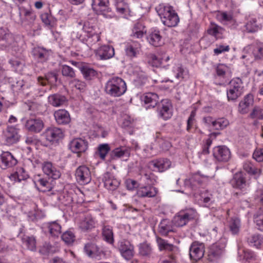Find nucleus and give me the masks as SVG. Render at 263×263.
I'll list each match as a JSON object with an SVG mask.
<instances>
[{
	"label": "nucleus",
	"mask_w": 263,
	"mask_h": 263,
	"mask_svg": "<svg viewBox=\"0 0 263 263\" xmlns=\"http://www.w3.org/2000/svg\"><path fill=\"white\" fill-rule=\"evenodd\" d=\"M61 73L63 76L69 78H73L76 76L73 69L67 65H62L61 67Z\"/></svg>",
	"instance_id": "obj_57"
},
{
	"label": "nucleus",
	"mask_w": 263,
	"mask_h": 263,
	"mask_svg": "<svg viewBox=\"0 0 263 263\" xmlns=\"http://www.w3.org/2000/svg\"><path fill=\"white\" fill-rule=\"evenodd\" d=\"M83 77L86 80H91L97 76V71L87 66H79Z\"/></svg>",
	"instance_id": "obj_44"
},
{
	"label": "nucleus",
	"mask_w": 263,
	"mask_h": 263,
	"mask_svg": "<svg viewBox=\"0 0 263 263\" xmlns=\"http://www.w3.org/2000/svg\"><path fill=\"white\" fill-rule=\"evenodd\" d=\"M126 83L119 77H113L109 78L105 86V92L114 97L121 96L126 92Z\"/></svg>",
	"instance_id": "obj_3"
},
{
	"label": "nucleus",
	"mask_w": 263,
	"mask_h": 263,
	"mask_svg": "<svg viewBox=\"0 0 263 263\" xmlns=\"http://www.w3.org/2000/svg\"><path fill=\"white\" fill-rule=\"evenodd\" d=\"M110 149V148L108 144H101L98 147L97 154L102 160H105V157Z\"/></svg>",
	"instance_id": "obj_54"
},
{
	"label": "nucleus",
	"mask_w": 263,
	"mask_h": 263,
	"mask_svg": "<svg viewBox=\"0 0 263 263\" xmlns=\"http://www.w3.org/2000/svg\"><path fill=\"white\" fill-rule=\"evenodd\" d=\"M216 73L218 77L224 78L230 72L229 68L224 64H219L216 67Z\"/></svg>",
	"instance_id": "obj_61"
},
{
	"label": "nucleus",
	"mask_w": 263,
	"mask_h": 263,
	"mask_svg": "<svg viewBox=\"0 0 263 263\" xmlns=\"http://www.w3.org/2000/svg\"><path fill=\"white\" fill-rule=\"evenodd\" d=\"M148 43L155 46L159 47L163 44L162 36L158 30H154L150 32L147 36Z\"/></svg>",
	"instance_id": "obj_32"
},
{
	"label": "nucleus",
	"mask_w": 263,
	"mask_h": 263,
	"mask_svg": "<svg viewBox=\"0 0 263 263\" xmlns=\"http://www.w3.org/2000/svg\"><path fill=\"white\" fill-rule=\"evenodd\" d=\"M42 168L46 175L54 180L59 179L61 175L60 170L56 168L50 162L46 161L43 162Z\"/></svg>",
	"instance_id": "obj_20"
},
{
	"label": "nucleus",
	"mask_w": 263,
	"mask_h": 263,
	"mask_svg": "<svg viewBox=\"0 0 263 263\" xmlns=\"http://www.w3.org/2000/svg\"><path fill=\"white\" fill-rule=\"evenodd\" d=\"M141 45L137 41H130L126 44L125 52L126 55L130 57H135L139 53Z\"/></svg>",
	"instance_id": "obj_36"
},
{
	"label": "nucleus",
	"mask_w": 263,
	"mask_h": 263,
	"mask_svg": "<svg viewBox=\"0 0 263 263\" xmlns=\"http://www.w3.org/2000/svg\"><path fill=\"white\" fill-rule=\"evenodd\" d=\"M139 254L143 256H148L152 253V248L150 245L146 242L140 243L139 246Z\"/></svg>",
	"instance_id": "obj_52"
},
{
	"label": "nucleus",
	"mask_w": 263,
	"mask_h": 263,
	"mask_svg": "<svg viewBox=\"0 0 263 263\" xmlns=\"http://www.w3.org/2000/svg\"><path fill=\"white\" fill-rule=\"evenodd\" d=\"M114 2L117 12L122 14L127 12L128 6L124 0H114Z\"/></svg>",
	"instance_id": "obj_53"
},
{
	"label": "nucleus",
	"mask_w": 263,
	"mask_h": 263,
	"mask_svg": "<svg viewBox=\"0 0 263 263\" xmlns=\"http://www.w3.org/2000/svg\"><path fill=\"white\" fill-rule=\"evenodd\" d=\"M43 229L53 237H58L61 233V226L56 221L44 223Z\"/></svg>",
	"instance_id": "obj_23"
},
{
	"label": "nucleus",
	"mask_w": 263,
	"mask_h": 263,
	"mask_svg": "<svg viewBox=\"0 0 263 263\" xmlns=\"http://www.w3.org/2000/svg\"><path fill=\"white\" fill-rule=\"evenodd\" d=\"M160 251H168L170 253H179V248L172 244L169 243L167 240L161 238H158L157 240Z\"/></svg>",
	"instance_id": "obj_37"
},
{
	"label": "nucleus",
	"mask_w": 263,
	"mask_h": 263,
	"mask_svg": "<svg viewBox=\"0 0 263 263\" xmlns=\"http://www.w3.org/2000/svg\"><path fill=\"white\" fill-rule=\"evenodd\" d=\"M246 30L249 32H255L261 28V26L257 23V19L251 17L245 25Z\"/></svg>",
	"instance_id": "obj_45"
},
{
	"label": "nucleus",
	"mask_w": 263,
	"mask_h": 263,
	"mask_svg": "<svg viewBox=\"0 0 263 263\" xmlns=\"http://www.w3.org/2000/svg\"><path fill=\"white\" fill-rule=\"evenodd\" d=\"M19 16L22 24L29 25L36 18V15L31 8H27L23 6H18Z\"/></svg>",
	"instance_id": "obj_13"
},
{
	"label": "nucleus",
	"mask_w": 263,
	"mask_h": 263,
	"mask_svg": "<svg viewBox=\"0 0 263 263\" xmlns=\"http://www.w3.org/2000/svg\"><path fill=\"white\" fill-rule=\"evenodd\" d=\"M159 116L163 119L166 120L172 116V105L170 100L167 99L162 100L159 105Z\"/></svg>",
	"instance_id": "obj_19"
},
{
	"label": "nucleus",
	"mask_w": 263,
	"mask_h": 263,
	"mask_svg": "<svg viewBox=\"0 0 263 263\" xmlns=\"http://www.w3.org/2000/svg\"><path fill=\"white\" fill-rule=\"evenodd\" d=\"M243 86L242 80L239 78L232 79L229 83L227 95L229 101H235L243 93Z\"/></svg>",
	"instance_id": "obj_5"
},
{
	"label": "nucleus",
	"mask_w": 263,
	"mask_h": 263,
	"mask_svg": "<svg viewBox=\"0 0 263 263\" xmlns=\"http://www.w3.org/2000/svg\"><path fill=\"white\" fill-rule=\"evenodd\" d=\"M254 221L256 223L258 229L263 232V211L259 212L254 217Z\"/></svg>",
	"instance_id": "obj_63"
},
{
	"label": "nucleus",
	"mask_w": 263,
	"mask_h": 263,
	"mask_svg": "<svg viewBox=\"0 0 263 263\" xmlns=\"http://www.w3.org/2000/svg\"><path fill=\"white\" fill-rule=\"evenodd\" d=\"M69 85L71 87L75 88L80 91H84L86 87V84L84 82L77 79L71 80L69 82Z\"/></svg>",
	"instance_id": "obj_58"
},
{
	"label": "nucleus",
	"mask_w": 263,
	"mask_h": 263,
	"mask_svg": "<svg viewBox=\"0 0 263 263\" xmlns=\"http://www.w3.org/2000/svg\"><path fill=\"white\" fill-rule=\"evenodd\" d=\"M255 258V255L253 251L242 247H238V259L240 261L249 262Z\"/></svg>",
	"instance_id": "obj_35"
},
{
	"label": "nucleus",
	"mask_w": 263,
	"mask_h": 263,
	"mask_svg": "<svg viewBox=\"0 0 263 263\" xmlns=\"http://www.w3.org/2000/svg\"><path fill=\"white\" fill-rule=\"evenodd\" d=\"M253 103V95L251 93L246 95L239 103L238 111L241 114L248 113L249 112L250 107L252 106Z\"/></svg>",
	"instance_id": "obj_29"
},
{
	"label": "nucleus",
	"mask_w": 263,
	"mask_h": 263,
	"mask_svg": "<svg viewBox=\"0 0 263 263\" xmlns=\"http://www.w3.org/2000/svg\"><path fill=\"white\" fill-rule=\"evenodd\" d=\"M199 174L193 175L190 178L185 179L184 181V186L192 190H195L196 186L200 185L202 182L203 178Z\"/></svg>",
	"instance_id": "obj_39"
},
{
	"label": "nucleus",
	"mask_w": 263,
	"mask_h": 263,
	"mask_svg": "<svg viewBox=\"0 0 263 263\" xmlns=\"http://www.w3.org/2000/svg\"><path fill=\"white\" fill-rule=\"evenodd\" d=\"M44 127V122L39 118H30L27 119L25 123V127L26 130L33 133H40Z\"/></svg>",
	"instance_id": "obj_15"
},
{
	"label": "nucleus",
	"mask_w": 263,
	"mask_h": 263,
	"mask_svg": "<svg viewBox=\"0 0 263 263\" xmlns=\"http://www.w3.org/2000/svg\"><path fill=\"white\" fill-rule=\"evenodd\" d=\"M141 100L145 104L147 105V107L154 108L159 102V97L157 94L154 92H147L144 93L141 97Z\"/></svg>",
	"instance_id": "obj_33"
},
{
	"label": "nucleus",
	"mask_w": 263,
	"mask_h": 263,
	"mask_svg": "<svg viewBox=\"0 0 263 263\" xmlns=\"http://www.w3.org/2000/svg\"><path fill=\"white\" fill-rule=\"evenodd\" d=\"M229 124V121L224 118H218L215 120L213 124V129L215 130H222Z\"/></svg>",
	"instance_id": "obj_55"
},
{
	"label": "nucleus",
	"mask_w": 263,
	"mask_h": 263,
	"mask_svg": "<svg viewBox=\"0 0 263 263\" xmlns=\"http://www.w3.org/2000/svg\"><path fill=\"white\" fill-rule=\"evenodd\" d=\"M12 88L14 92H16L18 95L23 96H27L32 93L34 88L25 82L23 80L17 81L15 84L12 85Z\"/></svg>",
	"instance_id": "obj_18"
},
{
	"label": "nucleus",
	"mask_w": 263,
	"mask_h": 263,
	"mask_svg": "<svg viewBox=\"0 0 263 263\" xmlns=\"http://www.w3.org/2000/svg\"><path fill=\"white\" fill-rule=\"evenodd\" d=\"M51 52V50L41 47H34L32 51L34 58L40 62H46L48 59Z\"/></svg>",
	"instance_id": "obj_27"
},
{
	"label": "nucleus",
	"mask_w": 263,
	"mask_h": 263,
	"mask_svg": "<svg viewBox=\"0 0 263 263\" xmlns=\"http://www.w3.org/2000/svg\"><path fill=\"white\" fill-rule=\"evenodd\" d=\"M22 241L23 246L31 251H35L36 249V239L33 235H28L21 232L18 235Z\"/></svg>",
	"instance_id": "obj_26"
},
{
	"label": "nucleus",
	"mask_w": 263,
	"mask_h": 263,
	"mask_svg": "<svg viewBox=\"0 0 263 263\" xmlns=\"http://www.w3.org/2000/svg\"><path fill=\"white\" fill-rule=\"evenodd\" d=\"M118 249L122 256L126 260H130L133 257L134 247L129 240L123 239L120 241Z\"/></svg>",
	"instance_id": "obj_11"
},
{
	"label": "nucleus",
	"mask_w": 263,
	"mask_h": 263,
	"mask_svg": "<svg viewBox=\"0 0 263 263\" xmlns=\"http://www.w3.org/2000/svg\"><path fill=\"white\" fill-rule=\"evenodd\" d=\"M35 183L37 186L38 190L42 192L50 191L53 186L51 182L43 177H39L36 180Z\"/></svg>",
	"instance_id": "obj_40"
},
{
	"label": "nucleus",
	"mask_w": 263,
	"mask_h": 263,
	"mask_svg": "<svg viewBox=\"0 0 263 263\" xmlns=\"http://www.w3.org/2000/svg\"><path fill=\"white\" fill-rule=\"evenodd\" d=\"M156 10L165 26L174 27L178 24L179 17L172 6L160 4L156 8Z\"/></svg>",
	"instance_id": "obj_2"
},
{
	"label": "nucleus",
	"mask_w": 263,
	"mask_h": 263,
	"mask_svg": "<svg viewBox=\"0 0 263 263\" xmlns=\"http://www.w3.org/2000/svg\"><path fill=\"white\" fill-rule=\"evenodd\" d=\"M231 182L233 187L240 190L246 186V179L241 172L236 173Z\"/></svg>",
	"instance_id": "obj_42"
},
{
	"label": "nucleus",
	"mask_w": 263,
	"mask_h": 263,
	"mask_svg": "<svg viewBox=\"0 0 263 263\" xmlns=\"http://www.w3.org/2000/svg\"><path fill=\"white\" fill-rule=\"evenodd\" d=\"M179 253H170L167 258L161 259L159 263H178Z\"/></svg>",
	"instance_id": "obj_62"
},
{
	"label": "nucleus",
	"mask_w": 263,
	"mask_h": 263,
	"mask_svg": "<svg viewBox=\"0 0 263 263\" xmlns=\"http://www.w3.org/2000/svg\"><path fill=\"white\" fill-rule=\"evenodd\" d=\"M109 0H92L91 6L93 10L106 18H111L115 16V13L109 7Z\"/></svg>",
	"instance_id": "obj_7"
},
{
	"label": "nucleus",
	"mask_w": 263,
	"mask_h": 263,
	"mask_svg": "<svg viewBox=\"0 0 263 263\" xmlns=\"http://www.w3.org/2000/svg\"><path fill=\"white\" fill-rule=\"evenodd\" d=\"M0 41L4 42L3 45L5 47L7 50L12 53L18 49L13 34L6 28L0 27Z\"/></svg>",
	"instance_id": "obj_6"
},
{
	"label": "nucleus",
	"mask_w": 263,
	"mask_h": 263,
	"mask_svg": "<svg viewBox=\"0 0 263 263\" xmlns=\"http://www.w3.org/2000/svg\"><path fill=\"white\" fill-rule=\"evenodd\" d=\"M247 241L250 247L259 249L263 243V237L259 234H252L247 237Z\"/></svg>",
	"instance_id": "obj_43"
},
{
	"label": "nucleus",
	"mask_w": 263,
	"mask_h": 263,
	"mask_svg": "<svg viewBox=\"0 0 263 263\" xmlns=\"http://www.w3.org/2000/svg\"><path fill=\"white\" fill-rule=\"evenodd\" d=\"M17 163V160L9 152H4L0 155V167L5 170L11 167Z\"/></svg>",
	"instance_id": "obj_21"
},
{
	"label": "nucleus",
	"mask_w": 263,
	"mask_h": 263,
	"mask_svg": "<svg viewBox=\"0 0 263 263\" xmlns=\"http://www.w3.org/2000/svg\"><path fill=\"white\" fill-rule=\"evenodd\" d=\"M67 101V100L65 96L59 93H54L48 97L49 104L54 107L61 106L65 104Z\"/></svg>",
	"instance_id": "obj_38"
},
{
	"label": "nucleus",
	"mask_w": 263,
	"mask_h": 263,
	"mask_svg": "<svg viewBox=\"0 0 263 263\" xmlns=\"http://www.w3.org/2000/svg\"><path fill=\"white\" fill-rule=\"evenodd\" d=\"M104 186L108 190L114 191L120 185V181L110 173H104L103 178Z\"/></svg>",
	"instance_id": "obj_24"
},
{
	"label": "nucleus",
	"mask_w": 263,
	"mask_h": 263,
	"mask_svg": "<svg viewBox=\"0 0 263 263\" xmlns=\"http://www.w3.org/2000/svg\"><path fill=\"white\" fill-rule=\"evenodd\" d=\"M147 62L149 65L153 67H165V65H163V61L161 58L157 57L154 54H149L147 57Z\"/></svg>",
	"instance_id": "obj_50"
},
{
	"label": "nucleus",
	"mask_w": 263,
	"mask_h": 263,
	"mask_svg": "<svg viewBox=\"0 0 263 263\" xmlns=\"http://www.w3.org/2000/svg\"><path fill=\"white\" fill-rule=\"evenodd\" d=\"M84 252L90 257H94L99 254V247L94 243H88L84 248Z\"/></svg>",
	"instance_id": "obj_47"
},
{
	"label": "nucleus",
	"mask_w": 263,
	"mask_h": 263,
	"mask_svg": "<svg viewBox=\"0 0 263 263\" xmlns=\"http://www.w3.org/2000/svg\"><path fill=\"white\" fill-rule=\"evenodd\" d=\"M243 168L245 171L251 175L258 177L260 174V170L256 167L254 164L249 161L244 162Z\"/></svg>",
	"instance_id": "obj_48"
},
{
	"label": "nucleus",
	"mask_w": 263,
	"mask_h": 263,
	"mask_svg": "<svg viewBox=\"0 0 263 263\" xmlns=\"http://www.w3.org/2000/svg\"><path fill=\"white\" fill-rule=\"evenodd\" d=\"M253 54L256 59H263V44H257L254 48Z\"/></svg>",
	"instance_id": "obj_64"
},
{
	"label": "nucleus",
	"mask_w": 263,
	"mask_h": 263,
	"mask_svg": "<svg viewBox=\"0 0 263 263\" xmlns=\"http://www.w3.org/2000/svg\"><path fill=\"white\" fill-rule=\"evenodd\" d=\"M130 149L126 147L121 146L113 149L110 153V156L112 159L118 158H127L129 157Z\"/></svg>",
	"instance_id": "obj_34"
},
{
	"label": "nucleus",
	"mask_w": 263,
	"mask_h": 263,
	"mask_svg": "<svg viewBox=\"0 0 263 263\" xmlns=\"http://www.w3.org/2000/svg\"><path fill=\"white\" fill-rule=\"evenodd\" d=\"M77 27L82 29L84 34L81 35L80 40L82 42V52L92 49L93 47L100 40V35L95 32L93 27L90 26L88 22L79 21L77 23Z\"/></svg>",
	"instance_id": "obj_1"
},
{
	"label": "nucleus",
	"mask_w": 263,
	"mask_h": 263,
	"mask_svg": "<svg viewBox=\"0 0 263 263\" xmlns=\"http://www.w3.org/2000/svg\"><path fill=\"white\" fill-rule=\"evenodd\" d=\"M53 115L56 122L59 125H66L71 121L70 114L65 109H58L54 111Z\"/></svg>",
	"instance_id": "obj_30"
},
{
	"label": "nucleus",
	"mask_w": 263,
	"mask_h": 263,
	"mask_svg": "<svg viewBox=\"0 0 263 263\" xmlns=\"http://www.w3.org/2000/svg\"><path fill=\"white\" fill-rule=\"evenodd\" d=\"M95 53L96 57L100 60H107L115 55L114 48L109 45H104L96 49Z\"/></svg>",
	"instance_id": "obj_16"
},
{
	"label": "nucleus",
	"mask_w": 263,
	"mask_h": 263,
	"mask_svg": "<svg viewBox=\"0 0 263 263\" xmlns=\"http://www.w3.org/2000/svg\"><path fill=\"white\" fill-rule=\"evenodd\" d=\"M225 243H216L210 248L209 256L212 260H216L223 255L224 253Z\"/></svg>",
	"instance_id": "obj_25"
},
{
	"label": "nucleus",
	"mask_w": 263,
	"mask_h": 263,
	"mask_svg": "<svg viewBox=\"0 0 263 263\" xmlns=\"http://www.w3.org/2000/svg\"><path fill=\"white\" fill-rule=\"evenodd\" d=\"M69 149L73 153H77L78 157L84 153L88 148V142L82 138H75L71 140L68 144Z\"/></svg>",
	"instance_id": "obj_8"
},
{
	"label": "nucleus",
	"mask_w": 263,
	"mask_h": 263,
	"mask_svg": "<svg viewBox=\"0 0 263 263\" xmlns=\"http://www.w3.org/2000/svg\"><path fill=\"white\" fill-rule=\"evenodd\" d=\"M249 117L251 119L263 120V109L259 106H255L250 113Z\"/></svg>",
	"instance_id": "obj_60"
},
{
	"label": "nucleus",
	"mask_w": 263,
	"mask_h": 263,
	"mask_svg": "<svg viewBox=\"0 0 263 263\" xmlns=\"http://www.w3.org/2000/svg\"><path fill=\"white\" fill-rule=\"evenodd\" d=\"M213 155L219 162H228L231 158V154L229 148L225 145L218 146L214 148Z\"/></svg>",
	"instance_id": "obj_10"
},
{
	"label": "nucleus",
	"mask_w": 263,
	"mask_h": 263,
	"mask_svg": "<svg viewBox=\"0 0 263 263\" xmlns=\"http://www.w3.org/2000/svg\"><path fill=\"white\" fill-rule=\"evenodd\" d=\"M204 253V246L203 243L194 242L190 248V256L192 260L197 261L201 259Z\"/></svg>",
	"instance_id": "obj_17"
},
{
	"label": "nucleus",
	"mask_w": 263,
	"mask_h": 263,
	"mask_svg": "<svg viewBox=\"0 0 263 263\" xmlns=\"http://www.w3.org/2000/svg\"><path fill=\"white\" fill-rule=\"evenodd\" d=\"M102 235L104 239L110 244L114 243V234L112 228L109 226H104L102 228Z\"/></svg>",
	"instance_id": "obj_49"
},
{
	"label": "nucleus",
	"mask_w": 263,
	"mask_h": 263,
	"mask_svg": "<svg viewBox=\"0 0 263 263\" xmlns=\"http://www.w3.org/2000/svg\"><path fill=\"white\" fill-rule=\"evenodd\" d=\"M158 193L157 189L150 185L142 186L137 191V195L141 198H152L156 196Z\"/></svg>",
	"instance_id": "obj_28"
},
{
	"label": "nucleus",
	"mask_w": 263,
	"mask_h": 263,
	"mask_svg": "<svg viewBox=\"0 0 263 263\" xmlns=\"http://www.w3.org/2000/svg\"><path fill=\"white\" fill-rule=\"evenodd\" d=\"M75 176L77 181L81 184L89 183L91 179L89 168L85 165H81L76 171Z\"/></svg>",
	"instance_id": "obj_14"
},
{
	"label": "nucleus",
	"mask_w": 263,
	"mask_h": 263,
	"mask_svg": "<svg viewBox=\"0 0 263 263\" xmlns=\"http://www.w3.org/2000/svg\"><path fill=\"white\" fill-rule=\"evenodd\" d=\"M95 227L94 218L90 214L85 215L84 217L80 221L79 227L83 232L90 231Z\"/></svg>",
	"instance_id": "obj_31"
},
{
	"label": "nucleus",
	"mask_w": 263,
	"mask_h": 263,
	"mask_svg": "<svg viewBox=\"0 0 263 263\" xmlns=\"http://www.w3.org/2000/svg\"><path fill=\"white\" fill-rule=\"evenodd\" d=\"M45 78L42 77L37 78L38 83L42 86H45L47 83L54 84L58 80V74L54 72H49L45 74Z\"/></svg>",
	"instance_id": "obj_41"
},
{
	"label": "nucleus",
	"mask_w": 263,
	"mask_h": 263,
	"mask_svg": "<svg viewBox=\"0 0 263 263\" xmlns=\"http://www.w3.org/2000/svg\"><path fill=\"white\" fill-rule=\"evenodd\" d=\"M47 141L50 142H57L64 137L62 130L57 127L47 128L43 134Z\"/></svg>",
	"instance_id": "obj_12"
},
{
	"label": "nucleus",
	"mask_w": 263,
	"mask_h": 263,
	"mask_svg": "<svg viewBox=\"0 0 263 263\" xmlns=\"http://www.w3.org/2000/svg\"><path fill=\"white\" fill-rule=\"evenodd\" d=\"M240 220L237 217H233L229 221V229L233 235L237 234L240 230Z\"/></svg>",
	"instance_id": "obj_51"
},
{
	"label": "nucleus",
	"mask_w": 263,
	"mask_h": 263,
	"mask_svg": "<svg viewBox=\"0 0 263 263\" xmlns=\"http://www.w3.org/2000/svg\"><path fill=\"white\" fill-rule=\"evenodd\" d=\"M20 138L18 130L14 126H8L4 132L3 138L7 145L16 143L19 141Z\"/></svg>",
	"instance_id": "obj_9"
},
{
	"label": "nucleus",
	"mask_w": 263,
	"mask_h": 263,
	"mask_svg": "<svg viewBox=\"0 0 263 263\" xmlns=\"http://www.w3.org/2000/svg\"><path fill=\"white\" fill-rule=\"evenodd\" d=\"M149 165L154 171L163 172L171 167V162L167 159L161 158L152 161Z\"/></svg>",
	"instance_id": "obj_22"
},
{
	"label": "nucleus",
	"mask_w": 263,
	"mask_h": 263,
	"mask_svg": "<svg viewBox=\"0 0 263 263\" xmlns=\"http://www.w3.org/2000/svg\"><path fill=\"white\" fill-rule=\"evenodd\" d=\"M198 213L193 208H186L177 213L172 220L173 224L177 227H182L198 217Z\"/></svg>",
	"instance_id": "obj_4"
},
{
	"label": "nucleus",
	"mask_w": 263,
	"mask_h": 263,
	"mask_svg": "<svg viewBox=\"0 0 263 263\" xmlns=\"http://www.w3.org/2000/svg\"><path fill=\"white\" fill-rule=\"evenodd\" d=\"M143 26L140 23H136L135 24L133 30L132 36L137 39L141 38L143 35Z\"/></svg>",
	"instance_id": "obj_59"
},
{
	"label": "nucleus",
	"mask_w": 263,
	"mask_h": 263,
	"mask_svg": "<svg viewBox=\"0 0 263 263\" xmlns=\"http://www.w3.org/2000/svg\"><path fill=\"white\" fill-rule=\"evenodd\" d=\"M219 133H212L210 134L209 136L210 137L207 139L205 141V144L204 145L202 151L201 153V154L203 155H207L209 154L210 153L209 151V148L211 146L212 143V140L211 139L212 138H216V137L219 135Z\"/></svg>",
	"instance_id": "obj_56"
},
{
	"label": "nucleus",
	"mask_w": 263,
	"mask_h": 263,
	"mask_svg": "<svg viewBox=\"0 0 263 263\" xmlns=\"http://www.w3.org/2000/svg\"><path fill=\"white\" fill-rule=\"evenodd\" d=\"M159 232L163 235H167L169 232H173L171 222L167 219H163L159 224Z\"/></svg>",
	"instance_id": "obj_46"
}]
</instances>
